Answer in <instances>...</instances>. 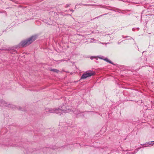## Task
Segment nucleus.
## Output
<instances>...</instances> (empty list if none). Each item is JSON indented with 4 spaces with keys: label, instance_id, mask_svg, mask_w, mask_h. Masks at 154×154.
<instances>
[{
    "label": "nucleus",
    "instance_id": "obj_15",
    "mask_svg": "<svg viewBox=\"0 0 154 154\" xmlns=\"http://www.w3.org/2000/svg\"><path fill=\"white\" fill-rule=\"evenodd\" d=\"M153 143V144H154V141H152Z\"/></svg>",
    "mask_w": 154,
    "mask_h": 154
},
{
    "label": "nucleus",
    "instance_id": "obj_7",
    "mask_svg": "<svg viewBox=\"0 0 154 154\" xmlns=\"http://www.w3.org/2000/svg\"><path fill=\"white\" fill-rule=\"evenodd\" d=\"M51 71H52L53 72L56 73H58L59 72V70H58L55 69H52L51 70Z\"/></svg>",
    "mask_w": 154,
    "mask_h": 154
},
{
    "label": "nucleus",
    "instance_id": "obj_6",
    "mask_svg": "<svg viewBox=\"0 0 154 154\" xmlns=\"http://www.w3.org/2000/svg\"><path fill=\"white\" fill-rule=\"evenodd\" d=\"M84 36L82 35H78V38L80 39H82L83 38Z\"/></svg>",
    "mask_w": 154,
    "mask_h": 154
},
{
    "label": "nucleus",
    "instance_id": "obj_9",
    "mask_svg": "<svg viewBox=\"0 0 154 154\" xmlns=\"http://www.w3.org/2000/svg\"><path fill=\"white\" fill-rule=\"evenodd\" d=\"M97 57H95V56H92V57H90V58L91 59V60H93L94 59V58H96Z\"/></svg>",
    "mask_w": 154,
    "mask_h": 154
},
{
    "label": "nucleus",
    "instance_id": "obj_14",
    "mask_svg": "<svg viewBox=\"0 0 154 154\" xmlns=\"http://www.w3.org/2000/svg\"><path fill=\"white\" fill-rule=\"evenodd\" d=\"M99 58H100V59H103L102 58H101V57H99Z\"/></svg>",
    "mask_w": 154,
    "mask_h": 154
},
{
    "label": "nucleus",
    "instance_id": "obj_4",
    "mask_svg": "<svg viewBox=\"0 0 154 154\" xmlns=\"http://www.w3.org/2000/svg\"><path fill=\"white\" fill-rule=\"evenodd\" d=\"M58 109H60V110H64V109L65 110H66V112H64L63 111V112L62 113H58V114H59L60 115L61 114H62L63 113L69 112H70V110L69 109L66 108V106L64 105H63V106H62L61 107L60 106V108H58Z\"/></svg>",
    "mask_w": 154,
    "mask_h": 154
},
{
    "label": "nucleus",
    "instance_id": "obj_5",
    "mask_svg": "<svg viewBox=\"0 0 154 154\" xmlns=\"http://www.w3.org/2000/svg\"><path fill=\"white\" fill-rule=\"evenodd\" d=\"M104 60L112 64V62L107 58H105V59H104Z\"/></svg>",
    "mask_w": 154,
    "mask_h": 154
},
{
    "label": "nucleus",
    "instance_id": "obj_10",
    "mask_svg": "<svg viewBox=\"0 0 154 154\" xmlns=\"http://www.w3.org/2000/svg\"><path fill=\"white\" fill-rule=\"evenodd\" d=\"M152 142H148L146 144H148L149 145H151V144H152L151 143Z\"/></svg>",
    "mask_w": 154,
    "mask_h": 154
},
{
    "label": "nucleus",
    "instance_id": "obj_11",
    "mask_svg": "<svg viewBox=\"0 0 154 154\" xmlns=\"http://www.w3.org/2000/svg\"><path fill=\"white\" fill-rule=\"evenodd\" d=\"M99 43H101V44H102L104 45V44H106L108 43H102V42H100Z\"/></svg>",
    "mask_w": 154,
    "mask_h": 154
},
{
    "label": "nucleus",
    "instance_id": "obj_2",
    "mask_svg": "<svg viewBox=\"0 0 154 154\" xmlns=\"http://www.w3.org/2000/svg\"><path fill=\"white\" fill-rule=\"evenodd\" d=\"M66 110L64 109V110H61L60 109H46V111L48 113H56L58 114L59 113H62L63 111L66 112Z\"/></svg>",
    "mask_w": 154,
    "mask_h": 154
},
{
    "label": "nucleus",
    "instance_id": "obj_12",
    "mask_svg": "<svg viewBox=\"0 0 154 154\" xmlns=\"http://www.w3.org/2000/svg\"><path fill=\"white\" fill-rule=\"evenodd\" d=\"M94 39H91V40L90 42H94Z\"/></svg>",
    "mask_w": 154,
    "mask_h": 154
},
{
    "label": "nucleus",
    "instance_id": "obj_1",
    "mask_svg": "<svg viewBox=\"0 0 154 154\" xmlns=\"http://www.w3.org/2000/svg\"><path fill=\"white\" fill-rule=\"evenodd\" d=\"M35 36H32L27 40L22 41L20 43V46L22 47H25L31 44L33 41L36 39Z\"/></svg>",
    "mask_w": 154,
    "mask_h": 154
},
{
    "label": "nucleus",
    "instance_id": "obj_13",
    "mask_svg": "<svg viewBox=\"0 0 154 154\" xmlns=\"http://www.w3.org/2000/svg\"><path fill=\"white\" fill-rule=\"evenodd\" d=\"M129 37V38H128V39H131V38H132L131 37Z\"/></svg>",
    "mask_w": 154,
    "mask_h": 154
},
{
    "label": "nucleus",
    "instance_id": "obj_8",
    "mask_svg": "<svg viewBox=\"0 0 154 154\" xmlns=\"http://www.w3.org/2000/svg\"><path fill=\"white\" fill-rule=\"evenodd\" d=\"M2 103H3V104H5V105L6 106H8V107H10V106H9V105H6V104H7V103H6V102H5V101H3V102H2Z\"/></svg>",
    "mask_w": 154,
    "mask_h": 154
},
{
    "label": "nucleus",
    "instance_id": "obj_3",
    "mask_svg": "<svg viewBox=\"0 0 154 154\" xmlns=\"http://www.w3.org/2000/svg\"><path fill=\"white\" fill-rule=\"evenodd\" d=\"M94 72L92 71H88L84 73L81 76V79H85L87 77L91 76L94 75Z\"/></svg>",
    "mask_w": 154,
    "mask_h": 154
}]
</instances>
